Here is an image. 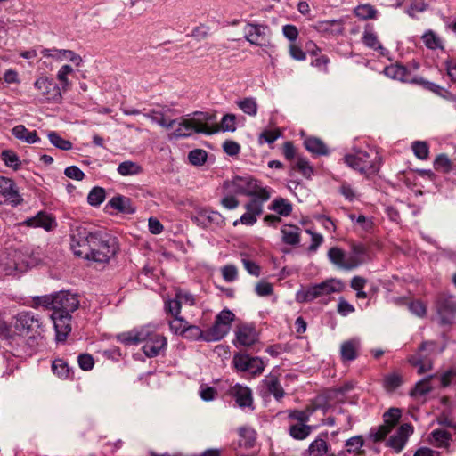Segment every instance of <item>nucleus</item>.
Here are the masks:
<instances>
[{
	"label": "nucleus",
	"mask_w": 456,
	"mask_h": 456,
	"mask_svg": "<svg viewBox=\"0 0 456 456\" xmlns=\"http://www.w3.org/2000/svg\"><path fill=\"white\" fill-rule=\"evenodd\" d=\"M1 159L4 162L7 167L18 168L20 166V160L17 154L10 150H4L1 153Z\"/></svg>",
	"instance_id": "54"
},
{
	"label": "nucleus",
	"mask_w": 456,
	"mask_h": 456,
	"mask_svg": "<svg viewBox=\"0 0 456 456\" xmlns=\"http://www.w3.org/2000/svg\"><path fill=\"white\" fill-rule=\"evenodd\" d=\"M232 395L235 398L238 405L241 408L250 407L253 403L252 392L247 387L236 384L232 388Z\"/></svg>",
	"instance_id": "21"
},
{
	"label": "nucleus",
	"mask_w": 456,
	"mask_h": 456,
	"mask_svg": "<svg viewBox=\"0 0 456 456\" xmlns=\"http://www.w3.org/2000/svg\"><path fill=\"white\" fill-rule=\"evenodd\" d=\"M145 116L152 122L166 128H172L176 123V119L167 120L162 112L154 110L149 111Z\"/></svg>",
	"instance_id": "37"
},
{
	"label": "nucleus",
	"mask_w": 456,
	"mask_h": 456,
	"mask_svg": "<svg viewBox=\"0 0 456 456\" xmlns=\"http://www.w3.org/2000/svg\"><path fill=\"white\" fill-rule=\"evenodd\" d=\"M239 108L247 115L255 117L257 113V103L255 98H245L237 102Z\"/></svg>",
	"instance_id": "41"
},
{
	"label": "nucleus",
	"mask_w": 456,
	"mask_h": 456,
	"mask_svg": "<svg viewBox=\"0 0 456 456\" xmlns=\"http://www.w3.org/2000/svg\"><path fill=\"white\" fill-rule=\"evenodd\" d=\"M78 295L70 291L55 293L54 312L51 314L56 332V339L64 341L71 331V314L78 309Z\"/></svg>",
	"instance_id": "2"
},
{
	"label": "nucleus",
	"mask_w": 456,
	"mask_h": 456,
	"mask_svg": "<svg viewBox=\"0 0 456 456\" xmlns=\"http://www.w3.org/2000/svg\"><path fill=\"white\" fill-rule=\"evenodd\" d=\"M303 456H334L330 452V446L320 435L308 446V449L303 452Z\"/></svg>",
	"instance_id": "18"
},
{
	"label": "nucleus",
	"mask_w": 456,
	"mask_h": 456,
	"mask_svg": "<svg viewBox=\"0 0 456 456\" xmlns=\"http://www.w3.org/2000/svg\"><path fill=\"white\" fill-rule=\"evenodd\" d=\"M315 429L314 426L296 423L289 427V434L295 440H304Z\"/></svg>",
	"instance_id": "28"
},
{
	"label": "nucleus",
	"mask_w": 456,
	"mask_h": 456,
	"mask_svg": "<svg viewBox=\"0 0 456 456\" xmlns=\"http://www.w3.org/2000/svg\"><path fill=\"white\" fill-rule=\"evenodd\" d=\"M191 220L199 226L206 228L211 224H221L224 222L223 216L214 210L200 209L196 215L191 216Z\"/></svg>",
	"instance_id": "16"
},
{
	"label": "nucleus",
	"mask_w": 456,
	"mask_h": 456,
	"mask_svg": "<svg viewBox=\"0 0 456 456\" xmlns=\"http://www.w3.org/2000/svg\"><path fill=\"white\" fill-rule=\"evenodd\" d=\"M431 390V386L429 383V379L426 378L422 380L419 381L415 387L411 390V396H422L429 393Z\"/></svg>",
	"instance_id": "58"
},
{
	"label": "nucleus",
	"mask_w": 456,
	"mask_h": 456,
	"mask_svg": "<svg viewBox=\"0 0 456 456\" xmlns=\"http://www.w3.org/2000/svg\"><path fill=\"white\" fill-rule=\"evenodd\" d=\"M343 289L344 286L341 281L329 279L321 283L310 285L305 289L299 290L296 295V300L299 303L312 302L319 297L340 292Z\"/></svg>",
	"instance_id": "7"
},
{
	"label": "nucleus",
	"mask_w": 456,
	"mask_h": 456,
	"mask_svg": "<svg viewBox=\"0 0 456 456\" xmlns=\"http://www.w3.org/2000/svg\"><path fill=\"white\" fill-rule=\"evenodd\" d=\"M208 158V153L202 149H195L189 152V162L193 166H202Z\"/></svg>",
	"instance_id": "47"
},
{
	"label": "nucleus",
	"mask_w": 456,
	"mask_h": 456,
	"mask_svg": "<svg viewBox=\"0 0 456 456\" xmlns=\"http://www.w3.org/2000/svg\"><path fill=\"white\" fill-rule=\"evenodd\" d=\"M270 209L275 211L280 216H288L292 212V205L287 200L279 198L272 202Z\"/></svg>",
	"instance_id": "35"
},
{
	"label": "nucleus",
	"mask_w": 456,
	"mask_h": 456,
	"mask_svg": "<svg viewBox=\"0 0 456 456\" xmlns=\"http://www.w3.org/2000/svg\"><path fill=\"white\" fill-rule=\"evenodd\" d=\"M40 53L45 58H52L53 60L61 62L69 61L77 67H80L83 63L82 57L72 50L57 49V48H40Z\"/></svg>",
	"instance_id": "15"
},
{
	"label": "nucleus",
	"mask_w": 456,
	"mask_h": 456,
	"mask_svg": "<svg viewBox=\"0 0 456 456\" xmlns=\"http://www.w3.org/2000/svg\"><path fill=\"white\" fill-rule=\"evenodd\" d=\"M361 342L359 338H354L341 344L340 355L343 361H354L357 358Z\"/></svg>",
	"instance_id": "22"
},
{
	"label": "nucleus",
	"mask_w": 456,
	"mask_h": 456,
	"mask_svg": "<svg viewBox=\"0 0 456 456\" xmlns=\"http://www.w3.org/2000/svg\"><path fill=\"white\" fill-rule=\"evenodd\" d=\"M25 224L30 227L44 228L48 232L54 229L57 225L55 219L52 216L42 211L38 212L35 216L28 218Z\"/></svg>",
	"instance_id": "19"
},
{
	"label": "nucleus",
	"mask_w": 456,
	"mask_h": 456,
	"mask_svg": "<svg viewBox=\"0 0 456 456\" xmlns=\"http://www.w3.org/2000/svg\"><path fill=\"white\" fill-rule=\"evenodd\" d=\"M292 168L299 171L302 174V175L306 179H310L314 175L313 167L310 165L309 161L305 158H303L301 156H298L297 158V160Z\"/></svg>",
	"instance_id": "39"
},
{
	"label": "nucleus",
	"mask_w": 456,
	"mask_h": 456,
	"mask_svg": "<svg viewBox=\"0 0 456 456\" xmlns=\"http://www.w3.org/2000/svg\"><path fill=\"white\" fill-rule=\"evenodd\" d=\"M41 322L32 312H20L16 314L12 322L7 323L0 316V338L12 341L16 337L28 336L35 338L40 335Z\"/></svg>",
	"instance_id": "4"
},
{
	"label": "nucleus",
	"mask_w": 456,
	"mask_h": 456,
	"mask_svg": "<svg viewBox=\"0 0 456 456\" xmlns=\"http://www.w3.org/2000/svg\"><path fill=\"white\" fill-rule=\"evenodd\" d=\"M12 135L24 142L35 143L40 139L37 136V131H29L23 125H17L12 130Z\"/></svg>",
	"instance_id": "26"
},
{
	"label": "nucleus",
	"mask_w": 456,
	"mask_h": 456,
	"mask_svg": "<svg viewBox=\"0 0 456 456\" xmlns=\"http://www.w3.org/2000/svg\"><path fill=\"white\" fill-rule=\"evenodd\" d=\"M316 28L322 33L338 36L344 32V22L342 20H324L318 22Z\"/></svg>",
	"instance_id": "23"
},
{
	"label": "nucleus",
	"mask_w": 456,
	"mask_h": 456,
	"mask_svg": "<svg viewBox=\"0 0 456 456\" xmlns=\"http://www.w3.org/2000/svg\"><path fill=\"white\" fill-rule=\"evenodd\" d=\"M412 151L419 159H427L429 153L428 144L426 142L416 141L412 143Z\"/></svg>",
	"instance_id": "55"
},
{
	"label": "nucleus",
	"mask_w": 456,
	"mask_h": 456,
	"mask_svg": "<svg viewBox=\"0 0 456 456\" xmlns=\"http://www.w3.org/2000/svg\"><path fill=\"white\" fill-rule=\"evenodd\" d=\"M263 384L267 391L272 394L277 401H280L284 396V389L276 376L269 375L265 377L263 379Z\"/></svg>",
	"instance_id": "27"
},
{
	"label": "nucleus",
	"mask_w": 456,
	"mask_h": 456,
	"mask_svg": "<svg viewBox=\"0 0 456 456\" xmlns=\"http://www.w3.org/2000/svg\"><path fill=\"white\" fill-rule=\"evenodd\" d=\"M403 384V378L397 373H391L385 377L384 387L388 391H394Z\"/></svg>",
	"instance_id": "53"
},
{
	"label": "nucleus",
	"mask_w": 456,
	"mask_h": 456,
	"mask_svg": "<svg viewBox=\"0 0 456 456\" xmlns=\"http://www.w3.org/2000/svg\"><path fill=\"white\" fill-rule=\"evenodd\" d=\"M314 409L307 407L306 409L301 410H289L288 411V418L290 420H296L297 423L306 424L310 420V417L314 412Z\"/></svg>",
	"instance_id": "36"
},
{
	"label": "nucleus",
	"mask_w": 456,
	"mask_h": 456,
	"mask_svg": "<svg viewBox=\"0 0 456 456\" xmlns=\"http://www.w3.org/2000/svg\"><path fill=\"white\" fill-rule=\"evenodd\" d=\"M70 248L74 255L86 260L108 263L118 250L116 237L105 230L74 221L69 225Z\"/></svg>",
	"instance_id": "1"
},
{
	"label": "nucleus",
	"mask_w": 456,
	"mask_h": 456,
	"mask_svg": "<svg viewBox=\"0 0 456 456\" xmlns=\"http://www.w3.org/2000/svg\"><path fill=\"white\" fill-rule=\"evenodd\" d=\"M354 12L359 19L365 20L375 19L378 12L371 4H364L356 6Z\"/></svg>",
	"instance_id": "38"
},
{
	"label": "nucleus",
	"mask_w": 456,
	"mask_h": 456,
	"mask_svg": "<svg viewBox=\"0 0 456 456\" xmlns=\"http://www.w3.org/2000/svg\"><path fill=\"white\" fill-rule=\"evenodd\" d=\"M183 337L191 341H204L205 330L196 325L188 324L185 330H183Z\"/></svg>",
	"instance_id": "42"
},
{
	"label": "nucleus",
	"mask_w": 456,
	"mask_h": 456,
	"mask_svg": "<svg viewBox=\"0 0 456 456\" xmlns=\"http://www.w3.org/2000/svg\"><path fill=\"white\" fill-rule=\"evenodd\" d=\"M232 362L240 371H249L253 375H259L263 372L265 365L258 357H251L248 354H237L233 356Z\"/></svg>",
	"instance_id": "13"
},
{
	"label": "nucleus",
	"mask_w": 456,
	"mask_h": 456,
	"mask_svg": "<svg viewBox=\"0 0 456 456\" xmlns=\"http://www.w3.org/2000/svg\"><path fill=\"white\" fill-rule=\"evenodd\" d=\"M428 7V4L425 3L423 0H412L409 9L407 11V13L410 16H414L416 12H425Z\"/></svg>",
	"instance_id": "63"
},
{
	"label": "nucleus",
	"mask_w": 456,
	"mask_h": 456,
	"mask_svg": "<svg viewBox=\"0 0 456 456\" xmlns=\"http://www.w3.org/2000/svg\"><path fill=\"white\" fill-rule=\"evenodd\" d=\"M367 255V248L362 243H353L351 246V251L346 254L347 260L345 265L347 270H353L357 268L365 261Z\"/></svg>",
	"instance_id": "17"
},
{
	"label": "nucleus",
	"mask_w": 456,
	"mask_h": 456,
	"mask_svg": "<svg viewBox=\"0 0 456 456\" xmlns=\"http://www.w3.org/2000/svg\"><path fill=\"white\" fill-rule=\"evenodd\" d=\"M420 77L413 76L406 67L398 64L397 80L404 83L419 84Z\"/></svg>",
	"instance_id": "48"
},
{
	"label": "nucleus",
	"mask_w": 456,
	"mask_h": 456,
	"mask_svg": "<svg viewBox=\"0 0 456 456\" xmlns=\"http://www.w3.org/2000/svg\"><path fill=\"white\" fill-rule=\"evenodd\" d=\"M118 341L126 346L144 343L142 352L149 358H153L164 352L167 346L165 336L158 333L150 326L134 328L118 336Z\"/></svg>",
	"instance_id": "3"
},
{
	"label": "nucleus",
	"mask_w": 456,
	"mask_h": 456,
	"mask_svg": "<svg viewBox=\"0 0 456 456\" xmlns=\"http://www.w3.org/2000/svg\"><path fill=\"white\" fill-rule=\"evenodd\" d=\"M244 33L246 40L251 45L265 46L269 44L270 29L265 25L248 23Z\"/></svg>",
	"instance_id": "12"
},
{
	"label": "nucleus",
	"mask_w": 456,
	"mask_h": 456,
	"mask_svg": "<svg viewBox=\"0 0 456 456\" xmlns=\"http://www.w3.org/2000/svg\"><path fill=\"white\" fill-rule=\"evenodd\" d=\"M266 200L261 198L253 197V199L246 204L245 208L248 212L259 216L263 213V203Z\"/></svg>",
	"instance_id": "59"
},
{
	"label": "nucleus",
	"mask_w": 456,
	"mask_h": 456,
	"mask_svg": "<svg viewBox=\"0 0 456 456\" xmlns=\"http://www.w3.org/2000/svg\"><path fill=\"white\" fill-rule=\"evenodd\" d=\"M362 42L366 46L375 51H379L382 55H385L386 49L381 45L378 40L377 35L372 30L367 28L364 30L362 34Z\"/></svg>",
	"instance_id": "33"
},
{
	"label": "nucleus",
	"mask_w": 456,
	"mask_h": 456,
	"mask_svg": "<svg viewBox=\"0 0 456 456\" xmlns=\"http://www.w3.org/2000/svg\"><path fill=\"white\" fill-rule=\"evenodd\" d=\"M48 138L53 145L61 150L68 151L72 148V143L61 137L56 132H51L48 134Z\"/></svg>",
	"instance_id": "52"
},
{
	"label": "nucleus",
	"mask_w": 456,
	"mask_h": 456,
	"mask_svg": "<svg viewBox=\"0 0 456 456\" xmlns=\"http://www.w3.org/2000/svg\"><path fill=\"white\" fill-rule=\"evenodd\" d=\"M329 260L339 269L347 270L346 265L347 256L341 248L333 247L328 251Z\"/></svg>",
	"instance_id": "31"
},
{
	"label": "nucleus",
	"mask_w": 456,
	"mask_h": 456,
	"mask_svg": "<svg viewBox=\"0 0 456 456\" xmlns=\"http://www.w3.org/2000/svg\"><path fill=\"white\" fill-rule=\"evenodd\" d=\"M436 351V344L433 342H424L419 348V351L411 355L408 362L417 368L419 374H423L433 368V355Z\"/></svg>",
	"instance_id": "9"
},
{
	"label": "nucleus",
	"mask_w": 456,
	"mask_h": 456,
	"mask_svg": "<svg viewBox=\"0 0 456 456\" xmlns=\"http://www.w3.org/2000/svg\"><path fill=\"white\" fill-rule=\"evenodd\" d=\"M170 330L176 335H183L186 326L189 324L188 322L182 316L174 317V320L169 321Z\"/></svg>",
	"instance_id": "51"
},
{
	"label": "nucleus",
	"mask_w": 456,
	"mask_h": 456,
	"mask_svg": "<svg viewBox=\"0 0 456 456\" xmlns=\"http://www.w3.org/2000/svg\"><path fill=\"white\" fill-rule=\"evenodd\" d=\"M236 340L243 346H252L257 340V334L252 326L240 325L236 331Z\"/></svg>",
	"instance_id": "20"
},
{
	"label": "nucleus",
	"mask_w": 456,
	"mask_h": 456,
	"mask_svg": "<svg viewBox=\"0 0 456 456\" xmlns=\"http://www.w3.org/2000/svg\"><path fill=\"white\" fill-rule=\"evenodd\" d=\"M338 192L349 202L357 200L359 196L357 191L346 181L340 183Z\"/></svg>",
	"instance_id": "44"
},
{
	"label": "nucleus",
	"mask_w": 456,
	"mask_h": 456,
	"mask_svg": "<svg viewBox=\"0 0 456 456\" xmlns=\"http://www.w3.org/2000/svg\"><path fill=\"white\" fill-rule=\"evenodd\" d=\"M434 168L437 171L449 173L452 168V163L446 154H439L434 161Z\"/></svg>",
	"instance_id": "45"
},
{
	"label": "nucleus",
	"mask_w": 456,
	"mask_h": 456,
	"mask_svg": "<svg viewBox=\"0 0 456 456\" xmlns=\"http://www.w3.org/2000/svg\"><path fill=\"white\" fill-rule=\"evenodd\" d=\"M108 206L125 214H133L135 212V208L133 207L131 200L122 195L113 197L108 202Z\"/></svg>",
	"instance_id": "24"
},
{
	"label": "nucleus",
	"mask_w": 456,
	"mask_h": 456,
	"mask_svg": "<svg viewBox=\"0 0 456 456\" xmlns=\"http://www.w3.org/2000/svg\"><path fill=\"white\" fill-rule=\"evenodd\" d=\"M432 436L439 443L440 446H445L449 444V441L451 440V434L443 429H436L432 432Z\"/></svg>",
	"instance_id": "62"
},
{
	"label": "nucleus",
	"mask_w": 456,
	"mask_h": 456,
	"mask_svg": "<svg viewBox=\"0 0 456 456\" xmlns=\"http://www.w3.org/2000/svg\"><path fill=\"white\" fill-rule=\"evenodd\" d=\"M216 115L208 112L196 111L193 117L190 118L196 128L197 134H213L219 132L216 121Z\"/></svg>",
	"instance_id": "11"
},
{
	"label": "nucleus",
	"mask_w": 456,
	"mask_h": 456,
	"mask_svg": "<svg viewBox=\"0 0 456 456\" xmlns=\"http://www.w3.org/2000/svg\"><path fill=\"white\" fill-rule=\"evenodd\" d=\"M344 160L351 168L367 177L376 175L381 165V158L376 151L356 150L354 153L346 154Z\"/></svg>",
	"instance_id": "6"
},
{
	"label": "nucleus",
	"mask_w": 456,
	"mask_h": 456,
	"mask_svg": "<svg viewBox=\"0 0 456 456\" xmlns=\"http://www.w3.org/2000/svg\"><path fill=\"white\" fill-rule=\"evenodd\" d=\"M219 130L234 132L236 130V117L234 114H225L221 120Z\"/></svg>",
	"instance_id": "56"
},
{
	"label": "nucleus",
	"mask_w": 456,
	"mask_h": 456,
	"mask_svg": "<svg viewBox=\"0 0 456 456\" xmlns=\"http://www.w3.org/2000/svg\"><path fill=\"white\" fill-rule=\"evenodd\" d=\"M239 435L241 438L244 439L243 445L246 448H250L253 446L256 440V433L252 428L246 427L240 428ZM240 444L241 445L242 442H240Z\"/></svg>",
	"instance_id": "50"
},
{
	"label": "nucleus",
	"mask_w": 456,
	"mask_h": 456,
	"mask_svg": "<svg viewBox=\"0 0 456 456\" xmlns=\"http://www.w3.org/2000/svg\"><path fill=\"white\" fill-rule=\"evenodd\" d=\"M392 428L387 426V424L383 423L382 425L372 428L370 429V436L372 437L373 441L379 442L383 440L387 434L391 432Z\"/></svg>",
	"instance_id": "60"
},
{
	"label": "nucleus",
	"mask_w": 456,
	"mask_h": 456,
	"mask_svg": "<svg viewBox=\"0 0 456 456\" xmlns=\"http://www.w3.org/2000/svg\"><path fill=\"white\" fill-rule=\"evenodd\" d=\"M234 314L228 310H222L215 319L213 325L205 330L204 341L215 342L223 339L230 331Z\"/></svg>",
	"instance_id": "8"
},
{
	"label": "nucleus",
	"mask_w": 456,
	"mask_h": 456,
	"mask_svg": "<svg viewBox=\"0 0 456 456\" xmlns=\"http://www.w3.org/2000/svg\"><path fill=\"white\" fill-rule=\"evenodd\" d=\"M175 124L178 125V127L170 134L171 139L188 137L196 133V128L190 118L176 119Z\"/></svg>",
	"instance_id": "25"
},
{
	"label": "nucleus",
	"mask_w": 456,
	"mask_h": 456,
	"mask_svg": "<svg viewBox=\"0 0 456 456\" xmlns=\"http://www.w3.org/2000/svg\"><path fill=\"white\" fill-rule=\"evenodd\" d=\"M422 39H423L424 45L428 49L435 50V49H438V48H441V49L443 48L442 40L433 30L427 31L422 36Z\"/></svg>",
	"instance_id": "40"
},
{
	"label": "nucleus",
	"mask_w": 456,
	"mask_h": 456,
	"mask_svg": "<svg viewBox=\"0 0 456 456\" xmlns=\"http://www.w3.org/2000/svg\"><path fill=\"white\" fill-rule=\"evenodd\" d=\"M282 241L288 245H297L300 240V229L299 227L292 224L284 225L281 230Z\"/></svg>",
	"instance_id": "29"
},
{
	"label": "nucleus",
	"mask_w": 456,
	"mask_h": 456,
	"mask_svg": "<svg viewBox=\"0 0 456 456\" xmlns=\"http://www.w3.org/2000/svg\"><path fill=\"white\" fill-rule=\"evenodd\" d=\"M74 73V69L69 65H62L56 74V78L60 82L61 91H68L71 86V82L69 79V76Z\"/></svg>",
	"instance_id": "32"
},
{
	"label": "nucleus",
	"mask_w": 456,
	"mask_h": 456,
	"mask_svg": "<svg viewBox=\"0 0 456 456\" xmlns=\"http://www.w3.org/2000/svg\"><path fill=\"white\" fill-rule=\"evenodd\" d=\"M418 85H421L425 89L429 90L443 98H447V95L450 94V93L444 87L433 82L427 81L422 77L419 78Z\"/></svg>",
	"instance_id": "46"
},
{
	"label": "nucleus",
	"mask_w": 456,
	"mask_h": 456,
	"mask_svg": "<svg viewBox=\"0 0 456 456\" xmlns=\"http://www.w3.org/2000/svg\"><path fill=\"white\" fill-rule=\"evenodd\" d=\"M105 200V191L101 187H94L87 196V201L91 206H99Z\"/></svg>",
	"instance_id": "49"
},
{
	"label": "nucleus",
	"mask_w": 456,
	"mask_h": 456,
	"mask_svg": "<svg viewBox=\"0 0 456 456\" xmlns=\"http://www.w3.org/2000/svg\"><path fill=\"white\" fill-rule=\"evenodd\" d=\"M224 188L227 193L231 194L257 197L264 200L270 199V193L266 187H263L258 180L249 175H237L231 181L224 182Z\"/></svg>",
	"instance_id": "5"
},
{
	"label": "nucleus",
	"mask_w": 456,
	"mask_h": 456,
	"mask_svg": "<svg viewBox=\"0 0 456 456\" xmlns=\"http://www.w3.org/2000/svg\"><path fill=\"white\" fill-rule=\"evenodd\" d=\"M79 367L84 370H90L94 365V360L91 354H82L77 357Z\"/></svg>",
	"instance_id": "64"
},
{
	"label": "nucleus",
	"mask_w": 456,
	"mask_h": 456,
	"mask_svg": "<svg viewBox=\"0 0 456 456\" xmlns=\"http://www.w3.org/2000/svg\"><path fill=\"white\" fill-rule=\"evenodd\" d=\"M401 416L402 411L399 408H390L383 414V420L393 429L398 424Z\"/></svg>",
	"instance_id": "43"
},
{
	"label": "nucleus",
	"mask_w": 456,
	"mask_h": 456,
	"mask_svg": "<svg viewBox=\"0 0 456 456\" xmlns=\"http://www.w3.org/2000/svg\"><path fill=\"white\" fill-rule=\"evenodd\" d=\"M117 171L122 176L134 175L142 172V167L138 163L127 160L121 162L118 165Z\"/></svg>",
	"instance_id": "34"
},
{
	"label": "nucleus",
	"mask_w": 456,
	"mask_h": 456,
	"mask_svg": "<svg viewBox=\"0 0 456 456\" xmlns=\"http://www.w3.org/2000/svg\"><path fill=\"white\" fill-rule=\"evenodd\" d=\"M34 87L38 91L41 100L44 102L58 103L62 99L60 86L46 76L38 77L34 82Z\"/></svg>",
	"instance_id": "10"
},
{
	"label": "nucleus",
	"mask_w": 456,
	"mask_h": 456,
	"mask_svg": "<svg viewBox=\"0 0 456 456\" xmlns=\"http://www.w3.org/2000/svg\"><path fill=\"white\" fill-rule=\"evenodd\" d=\"M0 196L12 207H17L23 202L14 181L4 176H0Z\"/></svg>",
	"instance_id": "14"
},
{
	"label": "nucleus",
	"mask_w": 456,
	"mask_h": 456,
	"mask_svg": "<svg viewBox=\"0 0 456 456\" xmlns=\"http://www.w3.org/2000/svg\"><path fill=\"white\" fill-rule=\"evenodd\" d=\"M305 149L316 155H328L329 150L324 142L316 137H309L304 141Z\"/></svg>",
	"instance_id": "30"
},
{
	"label": "nucleus",
	"mask_w": 456,
	"mask_h": 456,
	"mask_svg": "<svg viewBox=\"0 0 456 456\" xmlns=\"http://www.w3.org/2000/svg\"><path fill=\"white\" fill-rule=\"evenodd\" d=\"M52 368H53V373L61 379L67 378L69 376V366L61 359L54 360L52 364Z\"/></svg>",
	"instance_id": "61"
},
{
	"label": "nucleus",
	"mask_w": 456,
	"mask_h": 456,
	"mask_svg": "<svg viewBox=\"0 0 456 456\" xmlns=\"http://www.w3.org/2000/svg\"><path fill=\"white\" fill-rule=\"evenodd\" d=\"M181 306V301L178 300L176 296H175L174 298H170L165 301V310L173 317L180 316Z\"/></svg>",
	"instance_id": "57"
}]
</instances>
